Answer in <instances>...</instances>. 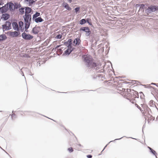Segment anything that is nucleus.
<instances>
[{"instance_id":"nucleus-2","label":"nucleus","mask_w":158,"mask_h":158,"mask_svg":"<svg viewBox=\"0 0 158 158\" xmlns=\"http://www.w3.org/2000/svg\"><path fill=\"white\" fill-rule=\"evenodd\" d=\"M25 22V31L27 32L26 30L29 28L30 24V22L31 20V16L29 14H25L23 16Z\"/></svg>"},{"instance_id":"nucleus-36","label":"nucleus","mask_w":158,"mask_h":158,"mask_svg":"<svg viewBox=\"0 0 158 158\" xmlns=\"http://www.w3.org/2000/svg\"><path fill=\"white\" fill-rule=\"evenodd\" d=\"M20 29L21 31L22 32H23L24 31V28L23 27H20Z\"/></svg>"},{"instance_id":"nucleus-35","label":"nucleus","mask_w":158,"mask_h":158,"mask_svg":"<svg viewBox=\"0 0 158 158\" xmlns=\"http://www.w3.org/2000/svg\"><path fill=\"white\" fill-rule=\"evenodd\" d=\"M135 105L137 106V107L138 109H140V110L141 111H143V110L142 109H141V107H140L137 104H135Z\"/></svg>"},{"instance_id":"nucleus-18","label":"nucleus","mask_w":158,"mask_h":158,"mask_svg":"<svg viewBox=\"0 0 158 158\" xmlns=\"http://www.w3.org/2000/svg\"><path fill=\"white\" fill-rule=\"evenodd\" d=\"M44 21V20L40 17H39L35 19V21L36 23L41 22Z\"/></svg>"},{"instance_id":"nucleus-26","label":"nucleus","mask_w":158,"mask_h":158,"mask_svg":"<svg viewBox=\"0 0 158 158\" xmlns=\"http://www.w3.org/2000/svg\"><path fill=\"white\" fill-rule=\"evenodd\" d=\"M145 5L143 4H140V8L139 10H141L142 11H144V7Z\"/></svg>"},{"instance_id":"nucleus-30","label":"nucleus","mask_w":158,"mask_h":158,"mask_svg":"<svg viewBox=\"0 0 158 158\" xmlns=\"http://www.w3.org/2000/svg\"><path fill=\"white\" fill-rule=\"evenodd\" d=\"M23 24V22L22 21H20L19 23V27H22Z\"/></svg>"},{"instance_id":"nucleus-34","label":"nucleus","mask_w":158,"mask_h":158,"mask_svg":"<svg viewBox=\"0 0 158 158\" xmlns=\"http://www.w3.org/2000/svg\"><path fill=\"white\" fill-rule=\"evenodd\" d=\"M62 36L61 35L59 34L57 35L56 36V38L57 39H60L61 38Z\"/></svg>"},{"instance_id":"nucleus-3","label":"nucleus","mask_w":158,"mask_h":158,"mask_svg":"<svg viewBox=\"0 0 158 158\" xmlns=\"http://www.w3.org/2000/svg\"><path fill=\"white\" fill-rule=\"evenodd\" d=\"M158 11V6L157 5H151L148 6L145 10V13L148 15L153 12Z\"/></svg>"},{"instance_id":"nucleus-4","label":"nucleus","mask_w":158,"mask_h":158,"mask_svg":"<svg viewBox=\"0 0 158 158\" xmlns=\"http://www.w3.org/2000/svg\"><path fill=\"white\" fill-rule=\"evenodd\" d=\"M22 38L26 40H30L33 38V36L30 34H26L25 32H23L22 34Z\"/></svg>"},{"instance_id":"nucleus-32","label":"nucleus","mask_w":158,"mask_h":158,"mask_svg":"<svg viewBox=\"0 0 158 158\" xmlns=\"http://www.w3.org/2000/svg\"><path fill=\"white\" fill-rule=\"evenodd\" d=\"M11 118L12 119H14L16 118V116L15 114H12L11 115Z\"/></svg>"},{"instance_id":"nucleus-48","label":"nucleus","mask_w":158,"mask_h":158,"mask_svg":"<svg viewBox=\"0 0 158 158\" xmlns=\"http://www.w3.org/2000/svg\"><path fill=\"white\" fill-rule=\"evenodd\" d=\"M23 68H22V69L21 70V71H22V70H23Z\"/></svg>"},{"instance_id":"nucleus-11","label":"nucleus","mask_w":158,"mask_h":158,"mask_svg":"<svg viewBox=\"0 0 158 158\" xmlns=\"http://www.w3.org/2000/svg\"><path fill=\"white\" fill-rule=\"evenodd\" d=\"M68 48L64 52V54L66 55H69L73 51V48L72 47H68Z\"/></svg>"},{"instance_id":"nucleus-42","label":"nucleus","mask_w":158,"mask_h":158,"mask_svg":"<svg viewBox=\"0 0 158 158\" xmlns=\"http://www.w3.org/2000/svg\"><path fill=\"white\" fill-rule=\"evenodd\" d=\"M123 137H122L119 139H116L114 140H119L120 139H122V138H123Z\"/></svg>"},{"instance_id":"nucleus-37","label":"nucleus","mask_w":158,"mask_h":158,"mask_svg":"<svg viewBox=\"0 0 158 158\" xmlns=\"http://www.w3.org/2000/svg\"><path fill=\"white\" fill-rule=\"evenodd\" d=\"M4 3H3L2 0H0V6L2 5Z\"/></svg>"},{"instance_id":"nucleus-9","label":"nucleus","mask_w":158,"mask_h":158,"mask_svg":"<svg viewBox=\"0 0 158 158\" xmlns=\"http://www.w3.org/2000/svg\"><path fill=\"white\" fill-rule=\"evenodd\" d=\"M12 26L13 27V29L15 30H16L17 31H19V29L17 23L16 22H13L12 23Z\"/></svg>"},{"instance_id":"nucleus-8","label":"nucleus","mask_w":158,"mask_h":158,"mask_svg":"<svg viewBox=\"0 0 158 158\" xmlns=\"http://www.w3.org/2000/svg\"><path fill=\"white\" fill-rule=\"evenodd\" d=\"M6 6H7L8 9V7L9 9L11 11H13L15 10L14 7V4L11 2H9L6 4Z\"/></svg>"},{"instance_id":"nucleus-41","label":"nucleus","mask_w":158,"mask_h":158,"mask_svg":"<svg viewBox=\"0 0 158 158\" xmlns=\"http://www.w3.org/2000/svg\"><path fill=\"white\" fill-rule=\"evenodd\" d=\"M67 0L69 3H71L72 2V0Z\"/></svg>"},{"instance_id":"nucleus-1","label":"nucleus","mask_w":158,"mask_h":158,"mask_svg":"<svg viewBox=\"0 0 158 158\" xmlns=\"http://www.w3.org/2000/svg\"><path fill=\"white\" fill-rule=\"evenodd\" d=\"M84 61L86 67L91 70L93 69L96 70L98 67L96 63L92 61V58L91 56L89 55H84L83 56Z\"/></svg>"},{"instance_id":"nucleus-44","label":"nucleus","mask_w":158,"mask_h":158,"mask_svg":"<svg viewBox=\"0 0 158 158\" xmlns=\"http://www.w3.org/2000/svg\"><path fill=\"white\" fill-rule=\"evenodd\" d=\"M108 144H107L105 146V147H104V148L103 149V150L102 151V152L104 150V149L107 146V145H108Z\"/></svg>"},{"instance_id":"nucleus-45","label":"nucleus","mask_w":158,"mask_h":158,"mask_svg":"<svg viewBox=\"0 0 158 158\" xmlns=\"http://www.w3.org/2000/svg\"><path fill=\"white\" fill-rule=\"evenodd\" d=\"M151 84V85H156V83H152Z\"/></svg>"},{"instance_id":"nucleus-17","label":"nucleus","mask_w":158,"mask_h":158,"mask_svg":"<svg viewBox=\"0 0 158 158\" xmlns=\"http://www.w3.org/2000/svg\"><path fill=\"white\" fill-rule=\"evenodd\" d=\"M32 10L31 8L29 7H25V14H28L31 13Z\"/></svg>"},{"instance_id":"nucleus-27","label":"nucleus","mask_w":158,"mask_h":158,"mask_svg":"<svg viewBox=\"0 0 158 158\" xmlns=\"http://www.w3.org/2000/svg\"><path fill=\"white\" fill-rule=\"evenodd\" d=\"M86 22V20L84 19H83L81 20L79 22V23L80 24L82 25L85 23Z\"/></svg>"},{"instance_id":"nucleus-7","label":"nucleus","mask_w":158,"mask_h":158,"mask_svg":"<svg viewBox=\"0 0 158 158\" xmlns=\"http://www.w3.org/2000/svg\"><path fill=\"white\" fill-rule=\"evenodd\" d=\"M10 17V15L8 14L4 13L2 15L1 19L3 20H7Z\"/></svg>"},{"instance_id":"nucleus-19","label":"nucleus","mask_w":158,"mask_h":158,"mask_svg":"<svg viewBox=\"0 0 158 158\" xmlns=\"http://www.w3.org/2000/svg\"><path fill=\"white\" fill-rule=\"evenodd\" d=\"M21 5L20 4H19L18 3H15L14 4V9H18L19 8L21 7Z\"/></svg>"},{"instance_id":"nucleus-50","label":"nucleus","mask_w":158,"mask_h":158,"mask_svg":"<svg viewBox=\"0 0 158 158\" xmlns=\"http://www.w3.org/2000/svg\"><path fill=\"white\" fill-rule=\"evenodd\" d=\"M110 141L109 142V143H110V142H112V141Z\"/></svg>"},{"instance_id":"nucleus-33","label":"nucleus","mask_w":158,"mask_h":158,"mask_svg":"<svg viewBox=\"0 0 158 158\" xmlns=\"http://www.w3.org/2000/svg\"><path fill=\"white\" fill-rule=\"evenodd\" d=\"M80 9V7H77V8H75L74 10H75V11L76 13Z\"/></svg>"},{"instance_id":"nucleus-46","label":"nucleus","mask_w":158,"mask_h":158,"mask_svg":"<svg viewBox=\"0 0 158 158\" xmlns=\"http://www.w3.org/2000/svg\"><path fill=\"white\" fill-rule=\"evenodd\" d=\"M88 23H89V24L90 25H92V24L91 23H90L89 22H88Z\"/></svg>"},{"instance_id":"nucleus-29","label":"nucleus","mask_w":158,"mask_h":158,"mask_svg":"<svg viewBox=\"0 0 158 158\" xmlns=\"http://www.w3.org/2000/svg\"><path fill=\"white\" fill-rule=\"evenodd\" d=\"M150 152L153 154L154 155H155L156 157V158H157L156 156L157 153H156V151L153 150V149H152L151 151H150Z\"/></svg>"},{"instance_id":"nucleus-21","label":"nucleus","mask_w":158,"mask_h":158,"mask_svg":"<svg viewBox=\"0 0 158 158\" xmlns=\"http://www.w3.org/2000/svg\"><path fill=\"white\" fill-rule=\"evenodd\" d=\"M80 40L78 38H77L75 39L73 41V43H75L76 45H79L80 44Z\"/></svg>"},{"instance_id":"nucleus-39","label":"nucleus","mask_w":158,"mask_h":158,"mask_svg":"<svg viewBox=\"0 0 158 158\" xmlns=\"http://www.w3.org/2000/svg\"><path fill=\"white\" fill-rule=\"evenodd\" d=\"M136 7H138L139 6L140 7V4H137L136 5Z\"/></svg>"},{"instance_id":"nucleus-14","label":"nucleus","mask_w":158,"mask_h":158,"mask_svg":"<svg viewBox=\"0 0 158 158\" xmlns=\"http://www.w3.org/2000/svg\"><path fill=\"white\" fill-rule=\"evenodd\" d=\"M141 105L142 108V109L143 110H147L148 111L149 110H151V109L148 107L146 104H141Z\"/></svg>"},{"instance_id":"nucleus-23","label":"nucleus","mask_w":158,"mask_h":158,"mask_svg":"<svg viewBox=\"0 0 158 158\" xmlns=\"http://www.w3.org/2000/svg\"><path fill=\"white\" fill-rule=\"evenodd\" d=\"M7 38L6 36L4 34H2L0 35V41L4 40Z\"/></svg>"},{"instance_id":"nucleus-40","label":"nucleus","mask_w":158,"mask_h":158,"mask_svg":"<svg viewBox=\"0 0 158 158\" xmlns=\"http://www.w3.org/2000/svg\"><path fill=\"white\" fill-rule=\"evenodd\" d=\"M60 46V45H57V46L56 47V48H55V49H56V48H58Z\"/></svg>"},{"instance_id":"nucleus-12","label":"nucleus","mask_w":158,"mask_h":158,"mask_svg":"<svg viewBox=\"0 0 158 158\" xmlns=\"http://www.w3.org/2000/svg\"><path fill=\"white\" fill-rule=\"evenodd\" d=\"M149 105L150 107V108L151 109V110L154 108H156V106L154 103V101L152 100L149 102Z\"/></svg>"},{"instance_id":"nucleus-31","label":"nucleus","mask_w":158,"mask_h":158,"mask_svg":"<svg viewBox=\"0 0 158 158\" xmlns=\"http://www.w3.org/2000/svg\"><path fill=\"white\" fill-rule=\"evenodd\" d=\"M68 150L69 152H71L73 151V149L72 148H69L68 149Z\"/></svg>"},{"instance_id":"nucleus-43","label":"nucleus","mask_w":158,"mask_h":158,"mask_svg":"<svg viewBox=\"0 0 158 158\" xmlns=\"http://www.w3.org/2000/svg\"><path fill=\"white\" fill-rule=\"evenodd\" d=\"M148 148L149 149H150V151H151L152 150V149L150 147H148Z\"/></svg>"},{"instance_id":"nucleus-38","label":"nucleus","mask_w":158,"mask_h":158,"mask_svg":"<svg viewBox=\"0 0 158 158\" xmlns=\"http://www.w3.org/2000/svg\"><path fill=\"white\" fill-rule=\"evenodd\" d=\"M87 157L88 158H91L92 157V156L90 155H87Z\"/></svg>"},{"instance_id":"nucleus-28","label":"nucleus","mask_w":158,"mask_h":158,"mask_svg":"<svg viewBox=\"0 0 158 158\" xmlns=\"http://www.w3.org/2000/svg\"><path fill=\"white\" fill-rule=\"evenodd\" d=\"M24 8H21L19 9V10L20 13L22 14H23L24 12Z\"/></svg>"},{"instance_id":"nucleus-51","label":"nucleus","mask_w":158,"mask_h":158,"mask_svg":"<svg viewBox=\"0 0 158 158\" xmlns=\"http://www.w3.org/2000/svg\"><path fill=\"white\" fill-rule=\"evenodd\" d=\"M23 76H24V75L23 74Z\"/></svg>"},{"instance_id":"nucleus-20","label":"nucleus","mask_w":158,"mask_h":158,"mask_svg":"<svg viewBox=\"0 0 158 158\" xmlns=\"http://www.w3.org/2000/svg\"><path fill=\"white\" fill-rule=\"evenodd\" d=\"M2 29L3 31L10 30V28H9V27H8L5 24L3 25L2 26Z\"/></svg>"},{"instance_id":"nucleus-5","label":"nucleus","mask_w":158,"mask_h":158,"mask_svg":"<svg viewBox=\"0 0 158 158\" xmlns=\"http://www.w3.org/2000/svg\"><path fill=\"white\" fill-rule=\"evenodd\" d=\"M85 31L86 33V35L87 36L89 35L91 33L89 29L87 27H81L80 30V31Z\"/></svg>"},{"instance_id":"nucleus-24","label":"nucleus","mask_w":158,"mask_h":158,"mask_svg":"<svg viewBox=\"0 0 158 158\" xmlns=\"http://www.w3.org/2000/svg\"><path fill=\"white\" fill-rule=\"evenodd\" d=\"M40 15V13L39 12H36L35 13V14H34L33 16L32 17V19L34 20V19L36 18L38 16H39Z\"/></svg>"},{"instance_id":"nucleus-10","label":"nucleus","mask_w":158,"mask_h":158,"mask_svg":"<svg viewBox=\"0 0 158 158\" xmlns=\"http://www.w3.org/2000/svg\"><path fill=\"white\" fill-rule=\"evenodd\" d=\"M19 34V33L16 31L11 32L10 33V35L13 37H17L18 36Z\"/></svg>"},{"instance_id":"nucleus-6","label":"nucleus","mask_w":158,"mask_h":158,"mask_svg":"<svg viewBox=\"0 0 158 158\" xmlns=\"http://www.w3.org/2000/svg\"><path fill=\"white\" fill-rule=\"evenodd\" d=\"M8 7L6 4L1 7H0V13L3 14L6 12L8 10Z\"/></svg>"},{"instance_id":"nucleus-16","label":"nucleus","mask_w":158,"mask_h":158,"mask_svg":"<svg viewBox=\"0 0 158 158\" xmlns=\"http://www.w3.org/2000/svg\"><path fill=\"white\" fill-rule=\"evenodd\" d=\"M62 5L64 8L68 10H70L72 9V8L69 6L68 4L67 3L63 2L62 4Z\"/></svg>"},{"instance_id":"nucleus-22","label":"nucleus","mask_w":158,"mask_h":158,"mask_svg":"<svg viewBox=\"0 0 158 158\" xmlns=\"http://www.w3.org/2000/svg\"><path fill=\"white\" fill-rule=\"evenodd\" d=\"M25 2H27L29 3V6H31L34 2H35V1H34L33 0H25Z\"/></svg>"},{"instance_id":"nucleus-47","label":"nucleus","mask_w":158,"mask_h":158,"mask_svg":"<svg viewBox=\"0 0 158 158\" xmlns=\"http://www.w3.org/2000/svg\"><path fill=\"white\" fill-rule=\"evenodd\" d=\"M123 89V90H124H124H125V89H123H123Z\"/></svg>"},{"instance_id":"nucleus-49","label":"nucleus","mask_w":158,"mask_h":158,"mask_svg":"<svg viewBox=\"0 0 158 158\" xmlns=\"http://www.w3.org/2000/svg\"><path fill=\"white\" fill-rule=\"evenodd\" d=\"M140 94H143V93L142 92H140Z\"/></svg>"},{"instance_id":"nucleus-25","label":"nucleus","mask_w":158,"mask_h":158,"mask_svg":"<svg viewBox=\"0 0 158 158\" xmlns=\"http://www.w3.org/2000/svg\"><path fill=\"white\" fill-rule=\"evenodd\" d=\"M6 25V26H7L8 27H9V28H10V29H11V23L10 21H6V22L5 24Z\"/></svg>"},{"instance_id":"nucleus-15","label":"nucleus","mask_w":158,"mask_h":158,"mask_svg":"<svg viewBox=\"0 0 158 158\" xmlns=\"http://www.w3.org/2000/svg\"><path fill=\"white\" fill-rule=\"evenodd\" d=\"M39 27H35L33 28L32 30V32L34 34H38L39 32Z\"/></svg>"},{"instance_id":"nucleus-13","label":"nucleus","mask_w":158,"mask_h":158,"mask_svg":"<svg viewBox=\"0 0 158 158\" xmlns=\"http://www.w3.org/2000/svg\"><path fill=\"white\" fill-rule=\"evenodd\" d=\"M72 40L71 39H69L67 41L65 42V44L68 47H72L71 44H72Z\"/></svg>"}]
</instances>
